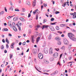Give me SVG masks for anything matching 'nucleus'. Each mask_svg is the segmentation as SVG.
I'll list each match as a JSON object with an SVG mask.
<instances>
[{
	"mask_svg": "<svg viewBox=\"0 0 76 76\" xmlns=\"http://www.w3.org/2000/svg\"><path fill=\"white\" fill-rule=\"evenodd\" d=\"M15 45V42H13L12 43L11 45V48H14V45Z\"/></svg>",
	"mask_w": 76,
	"mask_h": 76,
	"instance_id": "0eeeda50",
	"label": "nucleus"
},
{
	"mask_svg": "<svg viewBox=\"0 0 76 76\" xmlns=\"http://www.w3.org/2000/svg\"><path fill=\"white\" fill-rule=\"evenodd\" d=\"M70 15H73V16H75V15H74V14L73 13H70Z\"/></svg>",
	"mask_w": 76,
	"mask_h": 76,
	"instance_id": "bf43d9fd",
	"label": "nucleus"
},
{
	"mask_svg": "<svg viewBox=\"0 0 76 76\" xmlns=\"http://www.w3.org/2000/svg\"><path fill=\"white\" fill-rule=\"evenodd\" d=\"M64 2V1H63V0H61V3H63Z\"/></svg>",
	"mask_w": 76,
	"mask_h": 76,
	"instance_id": "4d7b16f0",
	"label": "nucleus"
},
{
	"mask_svg": "<svg viewBox=\"0 0 76 76\" xmlns=\"http://www.w3.org/2000/svg\"><path fill=\"white\" fill-rule=\"evenodd\" d=\"M58 13H60V12L58 11H56L55 12V14H58Z\"/></svg>",
	"mask_w": 76,
	"mask_h": 76,
	"instance_id": "ea45409f",
	"label": "nucleus"
},
{
	"mask_svg": "<svg viewBox=\"0 0 76 76\" xmlns=\"http://www.w3.org/2000/svg\"><path fill=\"white\" fill-rule=\"evenodd\" d=\"M52 35V34H50L49 36V39H51V36Z\"/></svg>",
	"mask_w": 76,
	"mask_h": 76,
	"instance_id": "4be33fe9",
	"label": "nucleus"
},
{
	"mask_svg": "<svg viewBox=\"0 0 76 76\" xmlns=\"http://www.w3.org/2000/svg\"><path fill=\"white\" fill-rule=\"evenodd\" d=\"M19 19H20V20H21L22 22H24V21H25V19H24V18H19Z\"/></svg>",
	"mask_w": 76,
	"mask_h": 76,
	"instance_id": "2eb2a0df",
	"label": "nucleus"
},
{
	"mask_svg": "<svg viewBox=\"0 0 76 76\" xmlns=\"http://www.w3.org/2000/svg\"><path fill=\"white\" fill-rule=\"evenodd\" d=\"M43 6L44 7H46L47 6V4H43Z\"/></svg>",
	"mask_w": 76,
	"mask_h": 76,
	"instance_id": "864d4df0",
	"label": "nucleus"
},
{
	"mask_svg": "<svg viewBox=\"0 0 76 76\" xmlns=\"http://www.w3.org/2000/svg\"><path fill=\"white\" fill-rule=\"evenodd\" d=\"M18 27V29H19V31H21V28H20V27Z\"/></svg>",
	"mask_w": 76,
	"mask_h": 76,
	"instance_id": "e2e57ef3",
	"label": "nucleus"
},
{
	"mask_svg": "<svg viewBox=\"0 0 76 76\" xmlns=\"http://www.w3.org/2000/svg\"><path fill=\"white\" fill-rule=\"evenodd\" d=\"M22 9L23 10V12H25V9L24 8H22Z\"/></svg>",
	"mask_w": 76,
	"mask_h": 76,
	"instance_id": "6e6d98bb",
	"label": "nucleus"
},
{
	"mask_svg": "<svg viewBox=\"0 0 76 76\" xmlns=\"http://www.w3.org/2000/svg\"><path fill=\"white\" fill-rule=\"evenodd\" d=\"M1 67H4V65H3V64H2L1 65Z\"/></svg>",
	"mask_w": 76,
	"mask_h": 76,
	"instance_id": "774afa93",
	"label": "nucleus"
},
{
	"mask_svg": "<svg viewBox=\"0 0 76 76\" xmlns=\"http://www.w3.org/2000/svg\"><path fill=\"white\" fill-rule=\"evenodd\" d=\"M8 25L10 27V28H12V25L11 24V22L9 21L8 23Z\"/></svg>",
	"mask_w": 76,
	"mask_h": 76,
	"instance_id": "f8f14e48",
	"label": "nucleus"
},
{
	"mask_svg": "<svg viewBox=\"0 0 76 76\" xmlns=\"http://www.w3.org/2000/svg\"><path fill=\"white\" fill-rule=\"evenodd\" d=\"M12 25L13 26H15V23H13L12 26Z\"/></svg>",
	"mask_w": 76,
	"mask_h": 76,
	"instance_id": "f704fd0d",
	"label": "nucleus"
},
{
	"mask_svg": "<svg viewBox=\"0 0 76 76\" xmlns=\"http://www.w3.org/2000/svg\"><path fill=\"white\" fill-rule=\"evenodd\" d=\"M64 42L65 45H67L69 44V42L67 40V39L65 38L64 39Z\"/></svg>",
	"mask_w": 76,
	"mask_h": 76,
	"instance_id": "7ed1b4c3",
	"label": "nucleus"
},
{
	"mask_svg": "<svg viewBox=\"0 0 76 76\" xmlns=\"http://www.w3.org/2000/svg\"><path fill=\"white\" fill-rule=\"evenodd\" d=\"M7 18H8V19H10V18H11V17H10V16H9Z\"/></svg>",
	"mask_w": 76,
	"mask_h": 76,
	"instance_id": "0e129e2a",
	"label": "nucleus"
},
{
	"mask_svg": "<svg viewBox=\"0 0 76 76\" xmlns=\"http://www.w3.org/2000/svg\"><path fill=\"white\" fill-rule=\"evenodd\" d=\"M31 16V14H30V13H29L28 15V18H30Z\"/></svg>",
	"mask_w": 76,
	"mask_h": 76,
	"instance_id": "37998d69",
	"label": "nucleus"
},
{
	"mask_svg": "<svg viewBox=\"0 0 76 76\" xmlns=\"http://www.w3.org/2000/svg\"><path fill=\"white\" fill-rule=\"evenodd\" d=\"M56 29H57V30H59V27L58 26H57L56 27Z\"/></svg>",
	"mask_w": 76,
	"mask_h": 76,
	"instance_id": "473e14b6",
	"label": "nucleus"
},
{
	"mask_svg": "<svg viewBox=\"0 0 76 76\" xmlns=\"http://www.w3.org/2000/svg\"><path fill=\"white\" fill-rule=\"evenodd\" d=\"M68 36L70 39H71V40H72V41H76V38H75L74 35L72 33H68Z\"/></svg>",
	"mask_w": 76,
	"mask_h": 76,
	"instance_id": "f257e3e1",
	"label": "nucleus"
},
{
	"mask_svg": "<svg viewBox=\"0 0 76 76\" xmlns=\"http://www.w3.org/2000/svg\"><path fill=\"white\" fill-rule=\"evenodd\" d=\"M5 12H7V9H6V7H5Z\"/></svg>",
	"mask_w": 76,
	"mask_h": 76,
	"instance_id": "338daca9",
	"label": "nucleus"
},
{
	"mask_svg": "<svg viewBox=\"0 0 76 76\" xmlns=\"http://www.w3.org/2000/svg\"><path fill=\"white\" fill-rule=\"evenodd\" d=\"M31 33V30H29L28 31V34H30Z\"/></svg>",
	"mask_w": 76,
	"mask_h": 76,
	"instance_id": "58836bf2",
	"label": "nucleus"
},
{
	"mask_svg": "<svg viewBox=\"0 0 76 76\" xmlns=\"http://www.w3.org/2000/svg\"><path fill=\"white\" fill-rule=\"evenodd\" d=\"M12 28H13V30H14V31H15V32H16V31H17V28H16L15 26H13Z\"/></svg>",
	"mask_w": 76,
	"mask_h": 76,
	"instance_id": "dca6fc26",
	"label": "nucleus"
},
{
	"mask_svg": "<svg viewBox=\"0 0 76 76\" xmlns=\"http://www.w3.org/2000/svg\"><path fill=\"white\" fill-rule=\"evenodd\" d=\"M21 44H22V42H20L19 43V45H21Z\"/></svg>",
	"mask_w": 76,
	"mask_h": 76,
	"instance_id": "69168bd1",
	"label": "nucleus"
},
{
	"mask_svg": "<svg viewBox=\"0 0 76 76\" xmlns=\"http://www.w3.org/2000/svg\"><path fill=\"white\" fill-rule=\"evenodd\" d=\"M33 14L35 15V14H36V12H35V11H33Z\"/></svg>",
	"mask_w": 76,
	"mask_h": 76,
	"instance_id": "5fc2aeb1",
	"label": "nucleus"
},
{
	"mask_svg": "<svg viewBox=\"0 0 76 76\" xmlns=\"http://www.w3.org/2000/svg\"><path fill=\"white\" fill-rule=\"evenodd\" d=\"M29 26L30 28H32V26L31 25H29Z\"/></svg>",
	"mask_w": 76,
	"mask_h": 76,
	"instance_id": "680f3d73",
	"label": "nucleus"
},
{
	"mask_svg": "<svg viewBox=\"0 0 76 76\" xmlns=\"http://www.w3.org/2000/svg\"><path fill=\"white\" fill-rule=\"evenodd\" d=\"M4 14V11H2L0 12V15H3Z\"/></svg>",
	"mask_w": 76,
	"mask_h": 76,
	"instance_id": "5701e85b",
	"label": "nucleus"
},
{
	"mask_svg": "<svg viewBox=\"0 0 76 76\" xmlns=\"http://www.w3.org/2000/svg\"><path fill=\"white\" fill-rule=\"evenodd\" d=\"M33 52L34 54H36L37 53V50L36 49H34L33 50Z\"/></svg>",
	"mask_w": 76,
	"mask_h": 76,
	"instance_id": "ddd939ff",
	"label": "nucleus"
},
{
	"mask_svg": "<svg viewBox=\"0 0 76 76\" xmlns=\"http://www.w3.org/2000/svg\"><path fill=\"white\" fill-rule=\"evenodd\" d=\"M49 54H53V49L52 48H50L49 50Z\"/></svg>",
	"mask_w": 76,
	"mask_h": 76,
	"instance_id": "6e6552de",
	"label": "nucleus"
},
{
	"mask_svg": "<svg viewBox=\"0 0 76 76\" xmlns=\"http://www.w3.org/2000/svg\"><path fill=\"white\" fill-rule=\"evenodd\" d=\"M50 20L51 21H53V20H54V18H52L50 19Z\"/></svg>",
	"mask_w": 76,
	"mask_h": 76,
	"instance_id": "c9c22d12",
	"label": "nucleus"
},
{
	"mask_svg": "<svg viewBox=\"0 0 76 76\" xmlns=\"http://www.w3.org/2000/svg\"><path fill=\"white\" fill-rule=\"evenodd\" d=\"M38 15H37L36 16V20H37V19H38Z\"/></svg>",
	"mask_w": 76,
	"mask_h": 76,
	"instance_id": "09e8293b",
	"label": "nucleus"
},
{
	"mask_svg": "<svg viewBox=\"0 0 76 76\" xmlns=\"http://www.w3.org/2000/svg\"><path fill=\"white\" fill-rule=\"evenodd\" d=\"M54 58L53 57L50 58V61H54Z\"/></svg>",
	"mask_w": 76,
	"mask_h": 76,
	"instance_id": "6ab92c4d",
	"label": "nucleus"
},
{
	"mask_svg": "<svg viewBox=\"0 0 76 76\" xmlns=\"http://www.w3.org/2000/svg\"><path fill=\"white\" fill-rule=\"evenodd\" d=\"M26 4H28V5H29H29H30V4H31V3H30L29 1H27Z\"/></svg>",
	"mask_w": 76,
	"mask_h": 76,
	"instance_id": "393cba45",
	"label": "nucleus"
},
{
	"mask_svg": "<svg viewBox=\"0 0 76 76\" xmlns=\"http://www.w3.org/2000/svg\"><path fill=\"white\" fill-rule=\"evenodd\" d=\"M71 46H72V45L68 46V48L69 49H71V48H72L71 47Z\"/></svg>",
	"mask_w": 76,
	"mask_h": 76,
	"instance_id": "2f4dec72",
	"label": "nucleus"
},
{
	"mask_svg": "<svg viewBox=\"0 0 76 76\" xmlns=\"http://www.w3.org/2000/svg\"><path fill=\"white\" fill-rule=\"evenodd\" d=\"M55 50H56V51H59V49L58 48H57V49L55 48Z\"/></svg>",
	"mask_w": 76,
	"mask_h": 76,
	"instance_id": "a18cd8bd",
	"label": "nucleus"
},
{
	"mask_svg": "<svg viewBox=\"0 0 76 76\" xmlns=\"http://www.w3.org/2000/svg\"><path fill=\"white\" fill-rule=\"evenodd\" d=\"M36 5V1L33 2V7H35Z\"/></svg>",
	"mask_w": 76,
	"mask_h": 76,
	"instance_id": "aec40b11",
	"label": "nucleus"
},
{
	"mask_svg": "<svg viewBox=\"0 0 76 76\" xmlns=\"http://www.w3.org/2000/svg\"><path fill=\"white\" fill-rule=\"evenodd\" d=\"M62 55H63V53H62L60 55V59L61 58V57H62Z\"/></svg>",
	"mask_w": 76,
	"mask_h": 76,
	"instance_id": "49530a36",
	"label": "nucleus"
},
{
	"mask_svg": "<svg viewBox=\"0 0 76 76\" xmlns=\"http://www.w3.org/2000/svg\"><path fill=\"white\" fill-rule=\"evenodd\" d=\"M57 44L58 45H60L61 44V41H59L58 42Z\"/></svg>",
	"mask_w": 76,
	"mask_h": 76,
	"instance_id": "b1692460",
	"label": "nucleus"
},
{
	"mask_svg": "<svg viewBox=\"0 0 76 76\" xmlns=\"http://www.w3.org/2000/svg\"><path fill=\"white\" fill-rule=\"evenodd\" d=\"M38 57L39 59H42L43 54L41 53H40L38 55Z\"/></svg>",
	"mask_w": 76,
	"mask_h": 76,
	"instance_id": "f03ea898",
	"label": "nucleus"
},
{
	"mask_svg": "<svg viewBox=\"0 0 76 76\" xmlns=\"http://www.w3.org/2000/svg\"><path fill=\"white\" fill-rule=\"evenodd\" d=\"M66 24H62L60 25V26L61 27H65L66 26Z\"/></svg>",
	"mask_w": 76,
	"mask_h": 76,
	"instance_id": "4468645a",
	"label": "nucleus"
},
{
	"mask_svg": "<svg viewBox=\"0 0 76 76\" xmlns=\"http://www.w3.org/2000/svg\"><path fill=\"white\" fill-rule=\"evenodd\" d=\"M71 31H72V32H75V30H74V29H71Z\"/></svg>",
	"mask_w": 76,
	"mask_h": 76,
	"instance_id": "603ef678",
	"label": "nucleus"
},
{
	"mask_svg": "<svg viewBox=\"0 0 76 76\" xmlns=\"http://www.w3.org/2000/svg\"><path fill=\"white\" fill-rule=\"evenodd\" d=\"M31 42L33 43H34V38H33V37L31 38Z\"/></svg>",
	"mask_w": 76,
	"mask_h": 76,
	"instance_id": "bb28decb",
	"label": "nucleus"
},
{
	"mask_svg": "<svg viewBox=\"0 0 76 76\" xmlns=\"http://www.w3.org/2000/svg\"><path fill=\"white\" fill-rule=\"evenodd\" d=\"M25 44H26V42H23V45H25Z\"/></svg>",
	"mask_w": 76,
	"mask_h": 76,
	"instance_id": "de8ad7c7",
	"label": "nucleus"
},
{
	"mask_svg": "<svg viewBox=\"0 0 76 76\" xmlns=\"http://www.w3.org/2000/svg\"><path fill=\"white\" fill-rule=\"evenodd\" d=\"M2 42H3L4 43V42H5V40L4 39H2Z\"/></svg>",
	"mask_w": 76,
	"mask_h": 76,
	"instance_id": "c03bdc74",
	"label": "nucleus"
},
{
	"mask_svg": "<svg viewBox=\"0 0 76 76\" xmlns=\"http://www.w3.org/2000/svg\"><path fill=\"white\" fill-rule=\"evenodd\" d=\"M45 63H46V64H48V63H49V62H48V61H45Z\"/></svg>",
	"mask_w": 76,
	"mask_h": 76,
	"instance_id": "79ce46f5",
	"label": "nucleus"
},
{
	"mask_svg": "<svg viewBox=\"0 0 76 76\" xmlns=\"http://www.w3.org/2000/svg\"><path fill=\"white\" fill-rule=\"evenodd\" d=\"M55 39L57 41H59L61 39L59 37H57L55 38Z\"/></svg>",
	"mask_w": 76,
	"mask_h": 76,
	"instance_id": "1a4fd4ad",
	"label": "nucleus"
},
{
	"mask_svg": "<svg viewBox=\"0 0 76 76\" xmlns=\"http://www.w3.org/2000/svg\"><path fill=\"white\" fill-rule=\"evenodd\" d=\"M47 20H46V19H44L43 23H45L46 22H47Z\"/></svg>",
	"mask_w": 76,
	"mask_h": 76,
	"instance_id": "cd10ccee",
	"label": "nucleus"
},
{
	"mask_svg": "<svg viewBox=\"0 0 76 76\" xmlns=\"http://www.w3.org/2000/svg\"><path fill=\"white\" fill-rule=\"evenodd\" d=\"M37 28H39L40 27V25H37V27H36V28H37Z\"/></svg>",
	"mask_w": 76,
	"mask_h": 76,
	"instance_id": "13d9d810",
	"label": "nucleus"
},
{
	"mask_svg": "<svg viewBox=\"0 0 76 76\" xmlns=\"http://www.w3.org/2000/svg\"><path fill=\"white\" fill-rule=\"evenodd\" d=\"M57 23V22H55L54 23H51L50 25H56V23Z\"/></svg>",
	"mask_w": 76,
	"mask_h": 76,
	"instance_id": "c756f323",
	"label": "nucleus"
},
{
	"mask_svg": "<svg viewBox=\"0 0 76 76\" xmlns=\"http://www.w3.org/2000/svg\"><path fill=\"white\" fill-rule=\"evenodd\" d=\"M48 51V50L47 48H45L44 50V52L45 54H47Z\"/></svg>",
	"mask_w": 76,
	"mask_h": 76,
	"instance_id": "20e7f679",
	"label": "nucleus"
},
{
	"mask_svg": "<svg viewBox=\"0 0 76 76\" xmlns=\"http://www.w3.org/2000/svg\"><path fill=\"white\" fill-rule=\"evenodd\" d=\"M13 20L14 21H16V20H18V18L16 17H15L13 18Z\"/></svg>",
	"mask_w": 76,
	"mask_h": 76,
	"instance_id": "a211bd4d",
	"label": "nucleus"
},
{
	"mask_svg": "<svg viewBox=\"0 0 76 76\" xmlns=\"http://www.w3.org/2000/svg\"><path fill=\"white\" fill-rule=\"evenodd\" d=\"M9 10H13V8L12 7V6H11V7L9 8Z\"/></svg>",
	"mask_w": 76,
	"mask_h": 76,
	"instance_id": "c85d7f7f",
	"label": "nucleus"
},
{
	"mask_svg": "<svg viewBox=\"0 0 76 76\" xmlns=\"http://www.w3.org/2000/svg\"><path fill=\"white\" fill-rule=\"evenodd\" d=\"M58 56V53H55L54 54V55H53L54 57H55V58H56V57H57Z\"/></svg>",
	"mask_w": 76,
	"mask_h": 76,
	"instance_id": "423d86ee",
	"label": "nucleus"
},
{
	"mask_svg": "<svg viewBox=\"0 0 76 76\" xmlns=\"http://www.w3.org/2000/svg\"><path fill=\"white\" fill-rule=\"evenodd\" d=\"M62 6L63 7H65V6H66V5L64 4H62Z\"/></svg>",
	"mask_w": 76,
	"mask_h": 76,
	"instance_id": "052dcab7",
	"label": "nucleus"
},
{
	"mask_svg": "<svg viewBox=\"0 0 76 76\" xmlns=\"http://www.w3.org/2000/svg\"><path fill=\"white\" fill-rule=\"evenodd\" d=\"M65 47V46H63L61 48V49H64V48Z\"/></svg>",
	"mask_w": 76,
	"mask_h": 76,
	"instance_id": "8fccbe9b",
	"label": "nucleus"
},
{
	"mask_svg": "<svg viewBox=\"0 0 76 76\" xmlns=\"http://www.w3.org/2000/svg\"><path fill=\"white\" fill-rule=\"evenodd\" d=\"M8 36H10V37H12V34H10V33L8 34Z\"/></svg>",
	"mask_w": 76,
	"mask_h": 76,
	"instance_id": "3c124183",
	"label": "nucleus"
},
{
	"mask_svg": "<svg viewBox=\"0 0 76 76\" xmlns=\"http://www.w3.org/2000/svg\"><path fill=\"white\" fill-rule=\"evenodd\" d=\"M5 41L6 42H7V44H9V41L7 39V38H6V39Z\"/></svg>",
	"mask_w": 76,
	"mask_h": 76,
	"instance_id": "412c9836",
	"label": "nucleus"
},
{
	"mask_svg": "<svg viewBox=\"0 0 76 76\" xmlns=\"http://www.w3.org/2000/svg\"><path fill=\"white\" fill-rule=\"evenodd\" d=\"M49 26L48 25H43V27L42 28V29H43L44 28H48Z\"/></svg>",
	"mask_w": 76,
	"mask_h": 76,
	"instance_id": "9b49d317",
	"label": "nucleus"
},
{
	"mask_svg": "<svg viewBox=\"0 0 76 76\" xmlns=\"http://www.w3.org/2000/svg\"><path fill=\"white\" fill-rule=\"evenodd\" d=\"M42 36V35L41 34H39V37L37 38V42H38L39 41V39H40V38H41V37Z\"/></svg>",
	"mask_w": 76,
	"mask_h": 76,
	"instance_id": "39448f33",
	"label": "nucleus"
},
{
	"mask_svg": "<svg viewBox=\"0 0 76 76\" xmlns=\"http://www.w3.org/2000/svg\"><path fill=\"white\" fill-rule=\"evenodd\" d=\"M38 9H37L34 11V12H36V13H39V11H38Z\"/></svg>",
	"mask_w": 76,
	"mask_h": 76,
	"instance_id": "a878e982",
	"label": "nucleus"
},
{
	"mask_svg": "<svg viewBox=\"0 0 76 76\" xmlns=\"http://www.w3.org/2000/svg\"><path fill=\"white\" fill-rule=\"evenodd\" d=\"M15 11L16 12L17 11V12H19V9H18L17 8H16L15 9Z\"/></svg>",
	"mask_w": 76,
	"mask_h": 76,
	"instance_id": "72a5a7b5",
	"label": "nucleus"
},
{
	"mask_svg": "<svg viewBox=\"0 0 76 76\" xmlns=\"http://www.w3.org/2000/svg\"><path fill=\"white\" fill-rule=\"evenodd\" d=\"M10 5H11V6H13V4H12V1H10Z\"/></svg>",
	"mask_w": 76,
	"mask_h": 76,
	"instance_id": "a19ab883",
	"label": "nucleus"
},
{
	"mask_svg": "<svg viewBox=\"0 0 76 76\" xmlns=\"http://www.w3.org/2000/svg\"><path fill=\"white\" fill-rule=\"evenodd\" d=\"M49 28L51 31H54V27L52 26H49Z\"/></svg>",
	"mask_w": 76,
	"mask_h": 76,
	"instance_id": "9d476101",
	"label": "nucleus"
},
{
	"mask_svg": "<svg viewBox=\"0 0 76 76\" xmlns=\"http://www.w3.org/2000/svg\"><path fill=\"white\" fill-rule=\"evenodd\" d=\"M3 31H8V29L7 28H4L2 29Z\"/></svg>",
	"mask_w": 76,
	"mask_h": 76,
	"instance_id": "f3484780",
	"label": "nucleus"
},
{
	"mask_svg": "<svg viewBox=\"0 0 76 76\" xmlns=\"http://www.w3.org/2000/svg\"><path fill=\"white\" fill-rule=\"evenodd\" d=\"M13 56V55L12 54H10V58L11 59L12 58V56Z\"/></svg>",
	"mask_w": 76,
	"mask_h": 76,
	"instance_id": "7c9ffc66",
	"label": "nucleus"
},
{
	"mask_svg": "<svg viewBox=\"0 0 76 76\" xmlns=\"http://www.w3.org/2000/svg\"><path fill=\"white\" fill-rule=\"evenodd\" d=\"M1 49L2 50V49H3L4 48V46H3V45H2L1 46Z\"/></svg>",
	"mask_w": 76,
	"mask_h": 76,
	"instance_id": "4c0bfd02",
	"label": "nucleus"
},
{
	"mask_svg": "<svg viewBox=\"0 0 76 76\" xmlns=\"http://www.w3.org/2000/svg\"><path fill=\"white\" fill-rule=\"evenodd\" d=\"M20 15L21 16H23V15H25V13H21L20 14Z\"/></svg>",
	"mask_w": 76,
	"mask_h": 76,
	"instance_id": "e433bc0d",
	"label": "nucleus"
}]
</instances>
